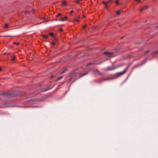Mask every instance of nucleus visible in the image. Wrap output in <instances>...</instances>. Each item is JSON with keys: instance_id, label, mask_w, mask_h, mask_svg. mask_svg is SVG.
I'll return each instance as SVG.
<instances>
[{"instance_id": "nucleus-1", "label": "nucleus", "mask_w": 158, "mask_h": 158, "mask_svg": "<svg viewBox=\"0 0 158 158\" xmlns=\"http://www.w3.org/2000/svg\"><path fill=\"white\" fill-rule=\"evenodd\" d=\"M128 67V66L123 72L118 73H117V75L118 76H120L124 74L126 72Z\"/></svg>"}, {"instance_id": "nucleus-2", "label": "nucleus", "mask_w": 158, "mask_h": 158, "mask_svg": "<svg viewBox=\"0 0 158 158\" xmlns=\"http://www.w3.org/2000/svg\"><path fill=\"white\" fill-rule=\"evenodd\" d=\"M104 54L106 55L107 57H111L113 56L112 54L110 53L106 52H104Z\"/></svg>"}, {"instance_id": "nucleus-3", "label": "nucleus", "mask_w": 158, "mask_h": 158, "mask_svg": "<svg viewBox=\"0 0 158 158\" xmlns=\"http://www.w3.org/2000/svg\"><path fill=\"white\" fill-rule=\"evenodd\" d=\"M116 67H109L107 68L106 69V70H113L115 69Z\"/></svg>"}, {"instance_id": "nucleus-4", "label": "nucleus", "mask_w": 158, "mask_h": 158, "mask_svg": "<svg viewBox=\"0 0 158 158\" xmlns=\"http://www.w3.org/2000/svg\"><path fill=\"white\" fill-rule=\"evenodd\" d=\"M112 0H109L108 1L106 2H103L102 3L104 4H107L109 3L110 2H111Z\"/></svg>"}, {"instance_id": "nucleus-5", "label": "nucleus", "mask_w": 158, "mask_h": 158, "mask_svg": "<svg viewBox=\"0 0 158 158\" xmlns=\"http://www.w3.org/2000/svg\"><path fill=\"white\" fill-rule=\"evenodd\" d=\"M67 18V17L66 16H65V17H64V19H63V18H61L59 20L60 21H64L65 19H66Z\"/></svg>"}, {"instance_id": "nucleus-6", "label": "nucleus", "mask_w": 158, "mask_h": 158, "mask_svg": "<svg viewBox=\"0 0 158 158\" xmlns=\"http://www.w3.org/2000/svg\"><path fill=\"white\" fill-rule=\"evenodd\" d=\"M15 58H16V56H12V58L11 59V60L12 61H13L15 59Z\"/></svg>"}, {"instance_id": "nucleus-7", "label": "nucleus", "mask_w": 158, "mask_h": 158, "mask_svg": "<svg viewBox=\"0 0 158 158\" xmlns=\"http://www.w3.org/2000/svg\"><path fill=\"white\" fill-rule=\"evenodd\" d=\"M62 4L64 6H66V3L65 1H63L62 2Z\"/></svg>"}, {"instance_id": "nucleus-8", "label": "nucleus", "mask_w": 158, "mask_h": 158, "mask_svg": "<svg viewBox=\"0 0 158 158\" xmlns=\"http://www.w3.org/2000/svg\"><path fill=\"white\" fill-rule=\"evenodd\" d=\"M120 13V10H118L116 12V14L117 15H119Z\"/></svg>"}, {"instance_id": "nucleus-9", "label": "nucleus", "mask_w": 158, "mask_h": 158, "mask_svg": "<svg viewBox=\"0 0 158 158\" xmlns=\"http://www.w3.org/2000/svg\"><path fill=\"white\" fill-rule=\"evenodd\" d=\"M42 37H43L45 39H47L48 38V36L47 35H42Z\"/></svg>"}, {"instance_id": "nucleus-10", "label": "nucleus", "mask_w": 158, "mask_h": 158, "mask_svg": "<svg viewBox=\"0 0 158 158\" xmlns=\"http://www.w3.org/2000/svg\"><path fill=\"white\" fill-rule=\"evenodd\" d=\"M82 0H75V2L78 3H79L80 1H81Z\"/></svg>"}, {"instance_id": "nucleus-11", "label": "nucleus", "mask_w": 158, "mask_h": 158, "mask_svg": "<svg viewBox=\"0 0 158 158\" xmlns=\"http://www.w3.org/2000/svg\"><path fill=\"white\" fill-rule=\"evenodd\" d=\"M8 27V24L7 23L5 24V28H7Z\"/></svg>"}, {"instance_id": "nucleus-12", "label": "nucleus", "mask_w": 158, "mask_h": 158, "mask_svg": "<svg viewBox=\"0 0 158 158\" xmlns=\"http://www.w3.org/2000/svg\"><path fill=\"white\" fill-rule=\"evenodd\" d=\"M87 73H84L81 75L80 76V77H81V76H82L84 75H85L86 74H87Z\"/></svg>"}, {"instance_id": "nucleus-13", "label": "nucleus", "mask_w": 158, "mask_h": 158, "mask_svg": "<svg viewBox=\"0 0 158 158\" xmlns=\"http://www.w3.org/2000/svg\"><path fill=\"white\" fill-rule=\"evenodd\" d=\"M135 1L137 3H140L141 2V0H135Z\"/></svg>"}, {"instance_id": "nucleus-14", "label": "nucleus", "mask_w": 158, "mask_h": 158, "mask_svg": "<svg viewBox=\"0 0 158 158\" xmlns=\"http://www.w3.org/2000/svg\"><path fill=\"white\" fill-rule=\"evenodd\" d=\"M119 3V1L118 0H117L116 1H115V3L116 4H118Z\"/></svg>"}, {"instance_id": "nucleus-15", "label": "nucleus", "mask_w": 158, "mask_h": 158, "mask_svg": "<svg viewBox=\"0 0 158 158\" xmlns=\"http://www.w3.org/2000/svg\"><path fill=\"white\" fill-rule=\"evenodd\" d=\"M74 20L76 21L77 22H78L79 21V20L77 19H74Z\"/></svg>"}, {"instance_id": "nucleus-16", "label": "nucleus", "mask_w": 158, "mask_h": 158, "mask_svg": "<svg viewBox=\"0 0 158 158\" xmlns=\"http://www.w3.org/2000/svg\"><path fill=\"white\" fill-rule=\"evenodd\" d=\"M144 8H141L140 9H139V10L140 12H142Z\"/></svg>"}, {"instance_id": "nucleus-17", "label": "nucleus", "mask_w": 158, "mask_h": 158, "mask_svg": "<svg viewBox=\"0 0 158 158\" xmlns=\"http://www.w3.org/2000/svg\"><path fill=\"white\" fill-rule=\"evenodd\" d=\"M105 5V7L106 8H108V6L107 5V4H104Z\"/></svg>"}, {"instance_id": "nucleus-18", "label": "nucleus", "mask_w": 158, "mask_h": 158, "mask_svg": "<svg viewBox=\"0 0 158 158\" xmlns=\"http://www.w3.org/2000/svg\"><path fill=\"white\" fill-rule=\"evenodd\" d=\"M14 44H16L17 45H18L19 44V43H16V42H14L13 43Z\"/></svg>"}, {"instance_id": "nucleus-19", "label": "nucleus", "mask_w": 158, "mask_h": 158, "mask_svg": "<svg viewBox=\"0 0 158 158\" xmlns=\"http://www.w3.org/2000/svg\"><path fill=\"white\" fill-rule=\"evenodd\" d=\"M50 35L51 36H53V33H50Z\"/></svg>"}, {"instance_id": "nucleus-20", "label": "nucleus", "mask_w": 158, "mask_h": 158, "mask_svg": "<svg viewBox=\"0 0 158 158\" xmlns=\"http://www.w3.org/2000/svg\"><path fill=\"white\" fill-rule=\"evenodd\" d=\"M61 15V14L59 13V14L58 15H57L56 16V17H58V16H60Z\"/></svg>"}, {"instance_id": "nucleus-21", "label": "nucleus", "mask_w": 158, "mask_h": 158, "mask_svg": "<svg viewBox=\"0 0 158 158\" xmlns=\"http://www.w3.org/2000/svg\"><path fill=\"white\" fill-rule=\"evenodd\" d=\"M51 44L53 45H54L55 44V43L54 42H52L51 43Z\"/></svg>"}, {"instance_id": "nucleus-22", "label": "nucleus", "mask_w": 158, "mask_h": 158, "mask_svg": "<svg viewBox=\"0 0 158 158\" xmlns=\"http://www.w3.org/2000/svg\"><path fill=\"white\" fill-rule=\"evenodd\" d=\"M73 10H72L70 12V14H71L73 12Z\"/></svg>"}, {"instance_id": "nucleus-23", "label": "nucleus", "mask_w": 158, "mask_h": 158, "mask_svg": "<svg viewBox=\"0 0 158 158\" xmlns=\"http://www.w3.org/2000/svg\"><path fill=\"white\" fill-rule=\"evenodd\" d=\"M61 78V77H59V78H58V79H57V80L60 79Z\"/></svg>"}, {"instance_id": "nucleus-24", "label": "nucleus", "mask_w": 158, "mask_h": 158, "mask_svg": "<svg viewBox=\"0 0 158 158\" xmlns=\"http://www.w3.org/2000/svg\"><path fill=\"white\" fill-rule=\"evenodd\" d=\"M144 8H145V9H146L147 8V6H145L144 7Z\"/></svg>"}, {"instance_id": "nucleus-25", "label": "nucleus", "mask_w": 158, "mask_h": 158, "mask_svg": "<svg viewBox=\"0 0 158 158\" xmlns=\"http://www.w3.org/2000/svg\"><path fill=\"white\" fill-rule=\"evenodd\" d=\"M86 26H84L83 27L84 28H85L86 27Z\"/></svg>"}, {"instance_id": "nucleus-26", "label": "nucleus", "mask_w": 158, "mask_h": 158, "mask_svg": "<svg viewBox=\"0 0 158 158\" xmlns=\"http://www.w3.org/2000/svg\"><path fill=\"white\" fill-rule=\"evenodd\" d=\"M64 71H63V72H62L61 73L62 74V73H63L64 72Z\"/></svg>"}, {"instance_id": "nucleus-27", "label": "nucleus", "mask_w": 158, "mask_h": 158, "mask_svg": "<svg viewBox=\"0 0 158 158\" xmlns=\"http://www.w3.org/2000/svg\"><path fill=\"white\" fill-rule=\"evenodd\" d=\"M83 17H85V15H84V16H83Z\"/></svg>"}, {"instance_id": "nucleus-28", "label": "nucleus", "mask_w": 158, "mask_h": 158, "mask_svg": "<svg viewBox=\"0 0 158 158\" xmlns=\"http://www.w3.org/2000/svg\"><path fill=\"white\" fill-rule=\"evenodd\" d=\"M1 70V68L0 67V70Z\"/></svg>"}]
</instances>
